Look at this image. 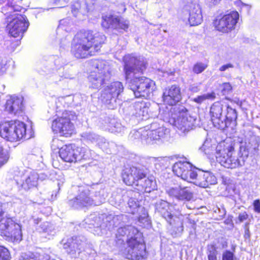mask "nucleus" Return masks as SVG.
Wrapping results in <instances>:
<instances>
[{
    "instance_id": "obj_16",
    "label": "nucleus",
    "mask_w": 260,
    "mask_h": 260,
    "mask_svg": "<svg viewBox=\"0 0 260 260\" xmlns=\"http://www.w3.org/2000/svg\"><path fill=\"white\" fill-rule=\"evenodd\" d=\"M52 129L55 133H58L61 136L70 137L74 132V124L71 122L69 113H62V116L58 117L53 120Z\"/></svg>"
},
{
    "instance_id": "obj_48",
    "label": "nucleus",
    "mask_w": 260,
    "mask_h": 260,
    "mask_svg": "<svg viewBox=\"0 0 260 260\" xmlns=\"http://www.w3.org/2000/svg\"><path fill=\"white\" fill-rule=\"evenodd\" d=\"M249 222H246L244 225V229L245 230L244 238L245 239L249 238L250 237V232L249 228Z\"/></svg>"
},
{
    "instance_id": "obj_34",
    "label": "nucleus",
    "mask_w": 260,
    "mask_h": 260,
    "mask_svg": "<svg viewBox=\"0 0 260 260\" xmlns=\"http://www.w3.org/2000/svg\"><path fill=\"white\" fill-rule=\"evenodd\" d=\"M224 115L225 116V121L227 123L226 127L229 126L231 123L234 122L237 118L236 110L232 108L229 106H225Z\"/></svg>"
},
{
    "instance_id": "obj_11",
    "label": "nucleus",
    "mask_w": 260,
    "mask_h": 260,
    "mask_svg": "<svg viewBox=\"0 0 260 260\" xmlns=\"http://www.w3.org/2000/svg\"><path fill=\"white\" fill-rule=\"evenodd\" d=\"M92 66L94 70L88 77L90 87L94 89L100 88L111 76V68L108 63L103 60H94Z\"/></svg>"
},
{
    "instance_id": "obj_18",
    "label": "nucleus",
    "mask_w": 260,
    "mask_h": 260,
    "mask_svg": "<svg viewBox=\"0 0 260 260\" xmlns=\"http://www.w3.org/2000/svg\"><path fill=\"white\" fill-rule=\"evenodd\" d=\"M239 18L237 11H232L221 17L217 18L214 21L216 29L222 32H228L235 28Z\"/></svg>"
},
{
    "instance_id": "obj_9",
    "label": "nucleus",
    "mask_w": 260,
    "mask_h": 260,
    "mask_svg": "<svg viewBox=\"0 0 260 260\" xmlns=\"http://www.w3.org/2000/svg\"><path fill=\"white\" fill-rule=\"evenodd\" d=\"M171 112L170 123L182 133L189 132L194 126L196 118L190 116L184 107L176 106L171 109Z\"/></svg>"
},
{
    "instance_id": "obj_5",
    "label": "nucleus",
    "mask_w": 260,
    "mask_h": 260,
    "mask_svg": "<svg viewBox=\"0 0 260 260\" xmlns=\"http://www.w3.org/2000/svg\"><path fill=\"white\" fill-rule=\"evenodd\" d=\"M215 150L216 160L224 167L233 169L244 165V157L241 153L236 154L231 144L222 142L217 145Z\"/></svg>"
},
{
    "instance_id": "obj_33",
    "label": "nucleus",
    "mask_w": 260,
    "mask_h": 260,
    "mask_svg": "<svg viewBox=\"0 0 260 260\" xmlns=\"http://www.w3.org/2000/svg\"><path fill=\"white\" fill-rule=\"evenodd\" d=\"M38 230L40 232L46 234L47 236L46 237L48 239H51L56 234L53 225L48 222L42 223Z\"/></svg>"
},
{
    "instance_id": "obj_29",
    "label": "nucleus",
    "mask_w": 260,
    "mask_h": 260,
    "mask_svg": "<svg viewBox=\"0 0 260 260\" xmlns=\"http://www.w3.org/2000/svg\"><path fill=\"white\" fill-rule=\"evenodd\" d=\"M194 184L201 187H208L210 185L216 183V178L214 175L209 172H203L195 178Z\"/></svg>"
},
{
    "instance_id": "obj_52",
    "label": "nucleus",
    "mask_w": 260,
    "mask_h": 260,
    "mask_svg": "<svg viewBox=\"0 0 260 260\" xmlns=\"http://www.w3.org/2000/svg\"><path fill=\"white\" fill-rule=\"evenodd\" d=\"M69 0H54L55 4L59 7H63Z\"/></svg>"
},
{
    "instance_id": "obj_46",
    "label": "nucleus",
    "mask_w": 260,
    "mask_h": 260,
    "mask_svg": "<svg viewBox=\"0 0 260 260\" xmlns=\"http://www.w3.org/2000/svg\"><path fill=\"white\" fill-rule=\"evenodd\" d=\"M114 146V143L112 142H109L107 141L106 142H104V144H102V147L101 149L106 151V153H108L111 152V147Z\"/></svg>"
},
{
    "instance_id": "obj_59",
    "label": "nucleus",
    "mask_w": 260,
    "mask_h": 260,
    "mask_svg": "<svg viewBox=\"0 0 260 260\" xmlns=\"http://www.w3.org/2000/svg\"><path fill=\"white\" fill-rule=\"evenodd\" d=\"M134 192H134V191H133V192H132V194H131V196H133V195L134 194ZM133 197H134L133 196Z\"/></svg>"
},
{
    "instance_id": "obj_22",
    "label": "nucleus",
    "mask_w": 260,
    "mask_h": 260,
    "mask_svg": "<svg viewBox=\"0 0 260 260\" xmlns=\"http://www.w3.org/2000/svg\"><path fill=\"white\" fill-rule=\"evenodd\" d=\"M23 102L22 96L11 95L7 100L5 109L10 114L19 115L24 110Z\"/></svg>"
},
{
    "instance_id": "obj_8",
    "label": "nucleus",
    "mask_w": 260,
    "mask_h": 260,
    "mask_svg": "<svg viewBox=\"0 0 260 260\" xmlns=\"http://www.w3.org/2000/svg\"><path fill=\"white\" fill-rule=\"evenodd\" d=\"M90 191L87 187H80L78 193L76 197L69 201V204L76 209L91 206L93 204L98 205L104 202L107 197V193L103 189L95 192L94 198L90 196Z\"/></svg>"
},
{
    "instance_id": "obj_41",
    "label": "nucleus",
    "mask_w": 260,
    "mask_h": 260,
    "mask_svg": "<svg viewBox=\"0 0 260 260\" xmlns=\"http://www.w3.org/2000/svg\"><path fill=\"white\" fill-rule=\"evenodd\" d=\"M211 144V142L209 140H206L203 145L200 148V149L204 152L206 154H210L213 149L214 148Z\"/></svg>"
},
{
    "instance_id": "obj_26",
    "label": "nucleus",
    "mask_w": 260,
    "mask_h": 260,
    "mask_svg": "<svg viewBox=\"0 0 260 260\" xmlns=\"http://www.w3.org/2000/svg\"><path fill=\"white\" fill-rule=\"evenodd\" d=\"M167 192L170 196L179 200L190 201L193 199V193L188 187L176 186L169 189Z\"/></svg>"
},
{
    "instance_id": "obj_20",
    "label": "nucleus",
    "mask_w": 260,
    "mask_h": 260,
    "mask_svg": "<svg viewBox=\"0 0 260 260\" xmlns=\"http://www.w3.org/2000/svg\"><path fill=\"white\" fill-rule=\"evenodd\" d=\"M173 171L176 175L188 182H191V180L196 178L198 176L195 168L187 161L176 162L173 166Z\"/></svg>"
},
{
    "instance_id": "obj_37",
    "label": "nucleus",
    "mask_w": 260,
    "mask_h": 260,
    "mask_svg": "<svg viewBox=\"0 0 260 260\" xmlns=\"http://www.w3.org/2000/svg\"><path fill=\"white\" fill-rule=\"evenodd\" d=\"M76 151H78L77 161L82 159H86L89 157V151L85 147H78L76 148Z\"/></svg>"
},
{
    "instance_id": "obj_13",
    "label": "nucleus",
    "mask_w": 260,
    "mask_h": 260,
    "mask_svg": "<svg viewBox=\"0 0 260 260\" xmlns=\"http://www.w3.org/2000/svg\"><path fill=\"white\" fill-rule=\"evenodd\" d=\"M138 235L136 238L127 240V247L123 253L127 259L130 260H146L147 252L142 235L138 234Z\"/></svg>"
},
{
    "instance_id": "obj_40",
    "label": "nucleus",
    "mask_w": 260,
    "mask_h": 260,
    "mask_svg": "<svg viewBox=\"0 0 260 260\" xmlns=\"http://www.w3.org/2000/svg\"><path fill=\"white\" fill-rule=\"evenodd\" d=\"M98 135L91 132H85L82 134L81 137L84 140L95 143L98 138Z\"/></svg>"
},
{
    "instance_id": "obj_53",
    "label": "nucleus",
    "mask_w": 260,
    "mask_h": 260,
    "mask_svg": "<svg viewBox=\"0 0 260 260\" xmlns=\"http://www.w3.org/2000/svg\"><path fill=\"white\" fill-rule=\"evenodd\" d=\"M107 140L103 137L98 136V140L96 141V143L101 148L102 147V144H104V142H106Z\"/></svg>"
},
{
    "instance_id": "obj_38",
    "label": "nucleus",
    "mask_w": 260,
    "mask_h": 260,
    "mask_svg": "<svg viewBox=\"0 0 260 260\" xmlns=\"http://www.w3.org/2000/svg\"><path fill=\"white\" fill-rule=\"evenodd\" d=\"M215 98V93L211 92L198 96V97L194 98L193 101L198 104H201L206 100H213Z\"/></svg>"
},
{
    "instance_id": "obj_10",
    "label": "nucleus",
    "mask_w": 260,
    "mask_h": 260,
    "mask_svg": "<svg viewBox=\"0 0 260 260\" xmlns=\"http://www.w3.org/2000/svg\"><path fill=\"white\" fill-rule=\"evenodd\" d=\"M26 124L18 120L0 124V135L7 141L14 142L22 139H29L30 137L26 135Z\"/></svg>"
},
{
    "instance_id": "obj_28",
    "label": "nucleus",
    "mask_w": 260,
    "mask_h": 260,
    "mask_svg": "<svg viewBox=\"0 0 260 260\" xmlns=\"http://www.w3.org/2000/svg\"><path fill=\"white\" fill-rule=\"evenodd\" d=\"M78 151H76L75 146L72 145L62 146L59 151L60 158L68 162H75L77 161Z\"/></svg>"
},
{
    "instance_id": "obj_21",
    "label": "nucleus",
    "mask_w": 260,
    "mask_h": 260,
    "mask_svg": "<svg viewBox=\"0 0 260 260\" xmlns=\"http://www.w3.org/2000/svg\"><path fill=\"white\" fill-rule=\"evenodd\" d=\"M224 106L220 102H216L213 103L210 107V115L211 121L214 127L219 129H224L226 127V123L225 121Z\"/></svg>"
},
{
    "instance_id": "obj_58",
    "label": "nucleus",
    "mask_w": 260,
    "mask_h": 260,
    "mask_svg": "<svg viewBox=\"0 0 260 260\" xmlns=\"http://www.w3.org/2000/svg\"><path fill=\"white\" fill-rule=\"evenodd\" d=\"M115 131L116 132H120V130L118 131V129H116Z\"/></svg>"
},
{
    "instance_id": "obj_36",
    "label": "nucleus",
    "mask_w": 260,
    "mask_h": 260,
    "mask_svg": "<svg viewBox=\"0 0 260 260\" xmlns=\"http://www.w3.org/2000/svg\"><path fill=\"white\" fill-rule=\"evenodd\" d=\"M207 255L208 260H217L218 252L213 245H208L207 247Z\"/></svg>"
},
{
    "instance_id": "obj_30",
    "label": "nucleus",
    "mask_w": 260,
    "mask_h": 260,
    "mask_svg": "<svg viewBox=\"0 0 260 260\" xmlns=\"http://www.w3.org/2000/svg\"><path fill=\"white\" fill-rule=\"evenodd\" d=\"M22 178V187L25 190H28L37 186L39 176L36 172H31L24 174Z\"/></svg>"
},
{
    "instance_id": "obj_23",
    "label": "nucleus",
    "mask_w": 260,
    "mask_h": 260,
    "mask_svg": "<svg viewBox=\"0 0 260 260\" xmlns=\"http://www.w3.org/2000/svg\"><path fill=\"white\" fill-rule=\"evenodd\" d=\"M185 11L188 15V21L191 26L198 25L203 21L201 8L198 4H190L185 7Z\"/></svg>"
},
{
    "instance_id": "obj_32",
    "label": "nucleus",
    "mask_w": 260,
    "mask_h": 260,
    "mask_svg": "<svg viewBox=\"0 0 260 260\" xmlns=\"http://www.w3.org/2000/svg\"><path fill=\"white\" fill-rule=\"evenodd\" d=\"M139 185L140 186L137 189L141 192H150L156 188V183L153 177L148 178L144 181L142 180V182L139 183Z\"/></svg>"
},
{
    "instance_id": "obj_42",
    "label": "nucleus",
    "mask_w": 260,
    "mask_h": 260,
    "mask_svg": "<svg viewBox=\"0 0 260 260\" xmlns=\"http://www.w3.org/2000/svg\"><path fill=\"white\" fill-rule=\"evenodd\" d=\"M9 158V156L7 152L0 146V168L7 162Z\"/></svg>"
},
{
    "instance_id": "obj_54",
    "label": "nucleus",
    "mask_w": 260,
    "mask_h": 260,
    "mask_svg": "<svg viewBox=\"0 0 260 260\" xmlns=\"http://www.w3.org/2000/svg\"><path fill=\"white\" fill-rule=\"evenodd\" d=\"M6 71V67L5 64L0 63V75L4 74Z\"/></svg>"
},
{
    "instance_id": "obj_4",
    "label": "nucleus",
    "mask_w": 260,
    "mask_h": 260,
    "mask_svg": "<svg viewBox=\"0 0 260 260\" xmlns=\"http://www.w3.org/2000/svg\"><path fill=\"white\" fill-rule=\"evenodd\" d=\"M63 248L72 257H80L82 260H95L96 252L92 244L83 236L73 237L62 240Z\"/></svg>"
},
{
    "instance_id": "obj_25",
    "label": "nucleus",
    "mask_w": 260,
    "mask_h": 260,
    "mask_svg": "<svg viewBox=\"0 0 260 260\" xmlns=\"http://www.w3.org/2000/svg\"><path fill=\"white\" fill-rule=\"evenodd\" d=\"M182 99L180 88L175 85L166 89L163 94L165 103L170 105H174L179 102Z\"/></svg>"
},
{
    "instance_id": "obj_19",
    "label": "nucleus",
    "mask_w": 260,
    "mask_h": 260,
    "mask_svg": "<svg viewBox=\"0 0 260 260\" xmlns=\"http://www.w3.org/2000/svg\"><path fill=\"white\" fill-rule=\"evenodd\" d=\"M102 25L105 28H112L118 32H123L127 31L129 22L121 16L106 15L102 17Z\"/></svg>"
},
{
    "instance_id": "obj_57",
    "label": "nucleus",
    "mask_w": 260,
    "mask_h": 260,
    "mask_svg": "<svg viewBox=\"0 0 260 260\" xmlns=\"http://www.w3.org/2000/svg\"><path fill=\"white\" fill-rule=\"evenodd\" d=\"M41 221V219L38 218L36 219H34V222L35 224H38L39 222Z\"/></svg>"
},
{
    "instance_id": "obj_55",
    "label": "nucleus",
    "mask_w": 260,
    "mask_h": 260,
    "mask_svg": "<svg viewBox=\"0 0 260 260\" xmlns=\"http://www.w3.org/2000/svg\"><path fill=\"white\" fill-rule=\"evenodd\" d=\"M61 59L60 58H57V59H56L55 60V64L57 66V67L58 68H59V67H61L62 66V64H60V62L61 61Z\"/></svg>"
},
{
    "instance_id": "obj_1",
    "label": "nucleus",
    "mask_w": 260,
    "mask_h": 260,
    "mask_svg": "<svg viewBox=\"0 0 260 260\" xmlns=\"http://www.w3.org/2000/svg\"><path fill=\"white\" fill-rule=\"evenodd\" d=\"M123 61L125 79L135 96L149 98L155 83L149 78L140 76L146 69V62L143 58L128 54L124 57Z\"/></svg>"
},
{
    "instance_id": "obj_24",
    "label": "nucleus",
    "mask_w": 260,
    "mask_h": 260,
    "mask_svg": "<svg viewBox=\"0 0 260 260\" xmlns=\"http://www.w3.org/2000/svg\"><path fill=\"white\" fill-rule=\"evenodd\" d=\"M138 234H142L134 226L127 225L118 228L116 234V238L118 244H122L125 240L136 238Z\"/></svg>"
},
{
    "instance_id": "obj_17",
    "label": "nucleus",
    "mask_w": 260,
    "mask_h": 260,
    "mask_svg": "<svg viewBox=\"0 0 260 260\" xmlns=\"http://www.w3.org/2000/svg\"><path fill=\"white\" fill-rule=\"evenodd\" d=\"M123 89L122 83L119 81L111 83L102 91L101 98L103 102L107 105H111L108 107L113 108L117 98L123 92Z\"/></svg>"
},
{
    "instance_id": "obj_51",
    "label": "nucleus",
    "mask_w": 260,
    "mask_h": 260,
    "mask_svg": "<svg viewBox=\"0 0 260 260\" xmlns=\"http://www.w3.org/2000/svg\"><path fill=\"white\" fill-rule=\"evenodd\" d=\"M234 65L232 63H227L226 64H224L220 67L219 70L221 72L225 71L229 69V68H233Z\"/></svg>"
},
{
    "instance_id": "obj_7",
    "label": "nucleus",
    "mask_w": 260,
    "mask_h": 260,
    "mask_svg": "<svg viewBox=\"0 0 260 260\" xmlns=\"http://www.w3.org/2000/svg\"><path fill=\"white\" fill-rule=\"evenodd\" d=\"M150 128L149 130L141 128L138 131H133L129 134V138L132 140L140 138L147 143L153 144L164 141L169 135V129L162 125L159 126L157 123H152Z\"/></svg>"
},
{
    "instance_id": "obj_15",
    "label": "nucleus",
    "mask_w": 260,
    "mask_h": 260,
    "mask_svg": "<svg viewBox=\"0 0 260 260\" xmlns=\"http://www.w3.org/2000/svg\"><path fill=\"white\" fill-rule=\"evenodd\" d=\"M147 173L146 168L140 166L125 168L122 173L123 180L127 185L139 186V183L146 177Z\"/></svg>"
},
{
    "instance_id": "obj_45",
    "label": "nucleus",
    "mask_w": 260,
    "mask_h": 260,
    "mask_svg": "<svg viewBox=\"0 0 260 260\" xmlns=\"http://www.w3.org/2000/svg\"><path fill=\"white\" fill-rule=\"evenodd\" d=\"M232 91V85L229 83H224L222 85L221 92L223 95H228Z\"/></svg>"
},
{
    "instance_id": "obj_12",
    "label": "nucleus",
    "mask_w": 260,
    "mask_h": 260,
    "mask_svg": "<svg viewBox=\"0 0 260 260\" xmlns=\"http://www.w3.org/2000/svg\"><path fill=\"white\" fill-rule=\"evenodd\" d=\"M123 215L114 216L109 215L102 222V219L100 216L95 214H91L84 220L85 223L88 225L85 228L96 229V230H94V234L100 235L102 234V232L101 231L98 232L99 230L107 229L108 230H111L114 227L117 226L119 224L120 221L123 219Z\"/></svg>"
},
{
    "instance_id": "obj_44",
    "label": "nucleus",
    "mask_w": 260,
    "mask_h": 260,
    "mask_svg": "<svg viewBox=\"0 0 260 260\" xmlns=\"http://www.w3.org/2000/svg\"><path fill=\"white\" fill-rule=\"evenodd\" d=\"M222 260H237V259L233 252L226 250L222 252Z\"/></svg>"
},
{
    "instance_id": "obj_43",
    "label": "nucleus",
    "mask_w": 260,
    "mask_h": 260,
    "mask_svg": "<svg viewBox=\"0 0 260 260\" xmlns=\"http://www.w3.org/2000/svg\"><path fill=\"white\" fill-rule=\"evenodd\" d=\"M11 255L8 249L3 246H0V260H10Z\"/></svg>"
},
{
    "instance_id": "obj_6",
    "label": "nucleus",
    "mask_w": 260,
    "mask_h": 260,
    "mask_svg": "<svg viewBox=\"0 0 260 260\" xmlns=\"http://www.w3.org/2000/svg\"><path fill=\"white\" fill-rule=\"evenodd\" d=\"M6 206L0 203V235L8 241L19 242L22 240L21 225L10 217Z\"/></svg>"
},
{
    "instance_id": "obj_2",
    "label": "nucleus",
    "mask_w": 260,
    "mask_h": 260,
    "mask_svg": "<svg viewBox=\"0 0 260 260\" xmlns=\"http://www.w3.org/2000/svg\"><path fill=\"white\" fill-rule=\"evenodd\" d=\"M106 39L102 33L91 30L80 31L73 40L71 52L76 58L88 57L100 49Z\"/></svg>"
},
{
    "instance_id": "obj_56",
    "label": "nucleus",
    "mask_w": 260,
    "mask_h": 260,
    "mask_svg": "<svg viewBox=\"0 0 260 260\" xmlns=\"http://www.w3.org/2000/svg\"><path fill=\"white\" fill-rule=\"evenodd\" d=\"M220 0H208V2L211 5H216L218 3Z\"/></svg>"
},
{
    "instance_id": "obj_47",
    "label": "nucleus",
    "mask_w": 260,
    "mask_h": 260,
    "mask_svg": "<svg viewBox=\"0 0 260 260\" xmlns=\"http://www.w3.org/2000/svg\"><path fill=\"white\" fill-rule=\"evenodd\" d=\"M248 218V215L246 212L240 213L238 215V219L241 223L246 220Z\"/></svg>"
},
{
    "instance_id": "obj_3",
    "label": "nucleus",
    "mask_w": 260,
    "mask_h": 260,
    "mask_svg": "<svg viewBox=\"0 0 260 260\" xmlns=\"http://www.w3.org/2000/svg\"><path fill=\"white\" fill-rule=\"evenodd\" d=\"M21 7L16 5L12 0H8L7 3L2 7V12L7 15L6 28L9 34L14 38H21L29 26V22L25 16L15 12H19Z\"/></svg>"
},
{
    "instance_id": "obj_49",
    "label": "nucleus",
    "mask_w": 260,
    "mask_h": 260,
    "mask_svg": "<svg viewBox=\"0 0 260 260\" xmlns=\"http://www.w3.org/2000/svg\"><path fill=\"white\" fill-rule=\"evenodd\" d=\"M189 90L193 93H196L199 91L200 89L199 85L193 84L189 86Z\"/></svg>"
},
{
    "instance_id": "obj_50",
    "label": "nucleus",
    "mask_w": 260,
    "mask_h": 260,
    "mask_svg": "<svg viewBox=\"0 0 260 260\" xmlns=\"http://www.w3.org/2000/svg\"><path fill=\"white\" fill-rule=\"evenodd\" d=\"M254 210L255 212L260 213V201L256 200L253 202Z\"/></svg>"
},
{
    "instance_id": "obj_14",
    "label": "nucleus",
    "mask_w": 260,
    "mask_h": 260,
    "mask_svg": "<svg viewBox=\"0 0 260 260\" xmlns=\"http://www.w3.org/2000/svg\"><path fill=\"white\" fill-rule=\"evenodd\" d=\"M171 206L166 201L160 200L157 201L155 204V212L159 214L164 218L171 225L175 224L177 221V226H174L177 234H180L183 231V225L182 222L178 217L173 218V216L171 213Z\"/></svg>"
},
{
    "instance_id": "obj_27",
    "label": "nucleus",
    "mask_w": 260,
    "mask_h": 260,
    "mask_svg": "<svg viewBox=\"0 0 260 260\" xmlns=\"http://www.w3.org/2000/svg\"><path fill=\"white\" fill-rule=\"evenodd\" d=\"M93 5V0H84L82 4L79 1L75 2L72 5V12L75 17L80 14L85 15L92 10Z\"/></svg>"
},
{
    "instance_id": "obj_39",
    "label": "nucleus",
    "mask_w": 260,
    "mask_h": 260,
    "mask_svg": "<svg viewBox=\"0 0 260 260\" xmlns=\"http://www.w3.org/2000/svg\"><path fill=\"white\" fill-rule=\"evenodd\" d=\"M208 67L205 63L198 62L195 63L192 68V72L194 74H199L202 73Z\"/></svg>"
},
{
    "instance_id": "obj_31",
    "label": "nucleus",
    "mask_w": 260,
    "mask_h": 260,
    "mask_svg": "<svg viewBox=\"0 0 260 260\" xmlns=\"http://www.w3.org/2000/svg\"><path fill=\"white\" fill-rule=\"evenodd\" d=\"M150 104L144 101L135 102L134 107L135 115L137 117H141L142 119H147L149 117L148 109Z\"/></svg>"
},
{
    "instance_id": "obj_35",
    "label": "nucleus",
    "mask_w": 260,
    "mask_h": 260,
    "mask_svg": "<svg viewBox=\"0 0 260 260\" xmlns=\"http://www.w3.org/2000/svg\"><path fill=\"white\" fill-rule=\"evenodd\" d=\"M134 193V197L130 198L127 203L128 207L129 208V209L127 210V211L132 214H135V213L138 211V209L140 207L138 199H136V197L140 196V193L138 192Z\"/></svg>"
}]
</instances>
